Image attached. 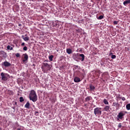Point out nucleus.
I'll return each mask as SVG.
<instances>
[{
	"mask_svg": "<svg viewBox=\"0 0 130 130\" xmlns=\"http://www.w3.org/2000/svg\"><path fill=\"white\" fill-rule=\"evenodd\" d=\"M109 109H110V106H105L104 108V111H109Z\"/></svg>",
	"mask_w": 130,
	"mask_h": 130,
	"instance_id": "obj_11",
	"label": "nucleus"
},
{
	"mask_svg": "<svg viewBox=\"0 0 130 130\" xmlns=\"http://www.w3.org/2000/svg\"><path fill=\"white\" fill-rule=\"evenodd\" d=\"M27 49V47L25 46L23 47V50H24L25 51H26Z\"/></svg>",
	"mask_w": 130,
	"mask_h": 130,
	"instance_id": "obj_30",
	"label": "nucleus"
},
{
	"mask_svg": "<svg viewBox=\"0 0 130 130\" xmlns=\"http://www.w3.org/2000/svg\"><path fill=\"white\" fill-rule=\"evenodd\" d=\"M1 76L2 81H4V82H6V81H7L10 77V75H9V74L7 73H4V72L1 73Z\"/></svg>",
	"mask_w": 130,
	"mask_h": 130,
	"instance_id": "obj_2",
	"label": "nucleus"
},
{
	"mask_svg": "<svg viewBox=\"0 0 130 130\" xmlns=\"http://www.w3.org/2000/svg\"><path fill=\"white\" fill-rule=\"evenodd\" d=\"M73 58L76 61H79V59L80 58L79 57V54H74V55H73Z\"/></svg>",
	"mask_w": 130,
	"mask_h": 130,
	"instance_id": "obj_8",
	"label": "nucleus"
},
{
	"mask_svg": "<svg viewBox=\"0 0 130 130\" xmlns=\"http://www.w3.org/2000/svg\"><path fill=\"white\" fill-rule=\"evenodd\" d=\"M2 67H5V68H9V67H11V63L5 61V62L2 63Z\"/></svg>",
	"mask_w": 130,
	"mask_h": 130,
	"instance_id": "obj_6",
	"label": "nucleus"
},
{
	"mask_svg": "<svg viewBox=\"0 0 130 130\" xmlns=\"http://www.w3.org/2000/svg\"><path fill=\"white\" fill-rule=\"evenodd\" d=\"M104 18V16L103 15H100L98 18V20H102Z\"/></svg>",
	"mask_w": 130,
	"mask_h": 130,
	"instance_id": "obj_24",
	"label": "nucleus"
},
{
	"mask_svg": "<svg viewBox=\"0 0 130 130\" xmlns=\"http://www.w3.org/2000/svg\"><path fill=\"white\" fill-rule=\"evenodd\" d=\"M44 67H47L49 68L46 70L45 69H44V68L42 67V71H43V73H46V71H48V70H50V65L48 64V63H44Z\"/></svg>",
	"mask_w": 130,
	"mask_h": 130,
	"instance_id": "obj_5",
	"label": "nucleus"
},
{
	"mask_svg": "<svg viewBox=\"0 0 130 130\" xmlns=\"http://www.w3.org/2000/svg\"><path fill=\"white\" fill-rule=\"evenodd\" d=\"M89 88L90 89V91H94V90H95V86L92 84L90 85Z\"/></svg>",
	"mask_w": 130,
	"mask_h": 130,
	"instance_id": "obj_16",
	"label": "nucleus"
},
{
	"mask_svg": "<svg viewBox=\"0 0 130 130\" xmlns=\"http://www.w3.org/2000/svg\"><path fill=\"white\" fill-rule=\"evenodd\" d=\"M15 56H16V57H20V53H17L15 54Z\"/></svg>",
	"mask_w": 130,
	"mask_h": 130,
	"instance_id": "obj_28",
	"label": "nucleus"
},
{
	"mask_svg": "<svg viewBox=\"0 0 130 130\" xmlns=\"http://www.w3.org/2000/svg\"><path fill=\"white\" fill-rule=\"evenodd\" d=\"M15 105H17V102H15Z\"/></svg>",
	"mask_w": 130,
	"mask_h": 130,
	"instance_id": "obj_36",
	"label": "nucleus"
},
{
	"mask_svg": "<svg viewBox=\"0 0 130 130\" xmlns=\"http://www.w3.org/2000/svg\"><path fill=\"white\" fill-rule=\"evenodd\" d=\"M74 81L75 83H79V82H81V79L78 77H76L74 78Z\"/></svg>",
	"mask_w": 130,
	"mask_h": 130,
	"instance_id": "obj_10",
	"label": "nucleus"
},
{
	"mask_svg": "<svg viewBox=\"0 0 130 130\" xmlns=\"http://www.w3.org/2000/svg\"><path fill=\"white\" fill-rule=\"evenodd\" d=\"M118 23V22H117V21H114V25H117Z\"/></svg>",
	"mask_w": 130,
	"mask_h": 130,
	"instance_id": "obj_31",
	"label": "nucleus"
},
{
	"mask_svg": "<svg viewBox=\"0 0 130 130\" xmlns=\"http://www.w3.org/2000/svg\"><path fill=\"white\" fill-rule=\"evenodd\" d=\"M23 101H24V98H23V97H20V98H19V102H23Z\"/></svg>",
	"mask_w": 130,
	"mask_h": 130,
	"instance_id": "obj_25",
	"label": "nucleus"
},
{
	"mask_svg": "<svg viewBox=\"0 0 130 130\" xmlns=\"http://www.w3.org/2000/svg\"><path fill=\"white\" fill-rule=\"evenodd\" d=\"M22 38L24 40V41H28L29 40V37H24V36H22Z\"/></svg>",
	"mask_w": 130,
	"mask_h": 130,
	"instance_id": "obj_15",
	"label": "nucleus"
},
{
	"mask_svg": "<svg viewBox=\"0 0 130 130\" xmlns=\"http://www.w3.org/2000/svg\"><path fill=\"white\" fill-rule=\"evenodd\" d=\"M8 92H9L10 95H13L14 94V92L12 90H9Z\"/></svg>",
	"mask_w": 130,
	"mask_h": 130,
	"instance_id": "obj_26",
	"label": "nucleus"
},
{
	"mask_svg": "<svg viewBox=\"0 0 130 130\" xmlns=\"http://www.w3.org/2000/svg\"><path fill=\"white\" fill-rule=\"evenodd\" d=\"M121 100H122V101H125V98H124V97L122 98H121Z\"/></svg>",
	"mask_w": 130,
	"mask_h": 130,
	"instance_id": "obj_32",
	"label": "nucleus"
},
{
	"mask_svg": "<svg viewBox=\"0 0 130 130\" xmlns=\"http://www.w3.org/2000/svg\"><path fill=\"white\" fill-rule=\"evenodd\" d=\"M79 56L81 57V61H84L85 59V55L84 54H80Z\"/></svg>",
	"mask_w": 130,
	"mask_h": 130,
	"instance_id": "obj_13",
	"label": "nucleus"
},
{
	"mask_svg": "<svg viewBox=\"0 0 130 130\" xmlns=\"http://www.w3.org/2000/svg\"><path fill=\"white\" fill-rule=\"evenodd\" d=\"M24 59L23 60V62H26L28 60V54L27 53L23 54Z\"/></svg>",
	"mask_w": 130,
	"mask_h": 130,
	"instance_id": "obj_9",
	"label": "nucleus"
},
{
	"mask_svg": "<svg viewBox=\"0 0 130 130\" xmlns=\"http://www.w3.org/2000/svg\"><path fill=\"white\" fill-rule=\"evenodd\" d=\"M123 4L124 6H126V5H128V4H130V0L125 1Z\"/></svg>",
	"mask_w": 130,
	"mask_h": 130,
	"instance_id": "obj_17",
	"label": "nucleus"
},
{
	"mask_svg": "<svg viewBox=\"0 0 130 130\" xmlns=\"http://www.w3.org/2000/svg\"><path fill=\"white\" fill-rule=\"evenodd\" d=\"M24 45H25V43H22L21 44V46H24Z\"/></svg>",
	"mask_w": 130,
	"mask_h": 130,
	"instance_id": "obj_33",
	"label": "nucleus"
},
{
	"mask_svg": "<svg viewBox=\"0 0 130 130\" xmlns=\"http://www.w3.org/2000/svg\"><path fill=\"white\" fill-rule=\"evenodd\" d=\"M126 108L127 110H130V104H128L126 105Z\"/></svg>",
	"mask_w": 130,
	"mask_h": 130,
	"instance_id": "obj_21",
	"label": "nucleus"
},
{
	"mask_svg": "<svg viewBox=\"0 0 130 130\" xmlns=\"http://www.w3.org/2000/svg\"><path fill=\"white\" fill-rule=\"evenodd\" d=\"M17 130H21V128H18Z\"/></svg>",
	"mask_w": 130,
	"mask_h": 130,
	"instance_id": "obj_35",
	"label": "nucleus"
},
{
	"mask_svg": "<svg viewBox=\"0 0 130 130\" xmlns=\"http://www.w3.org/2000/svg\"><path fill=\"white\" fill-rule=\"evenodd\" d=\"M30 106V103L27 102V103L25 105V108L29 109V107Z\"/></svg>",
	"mask_w": 130,
	"mask_h": 130,
	"instance_id": "obj_19",
	"label": "nucleus"
},
{
	"mask_svg": "<svg viewBox=\"0 0 130 130\" xmlns=\"http://www.w3.org/2000/svg\"><path fill=\"white\" fill-rule=\"evenodd\" d=\"M102 113V110H101V108H95L94 109V114L95 115H101Z\"/></svg>",
	"mask_w": 130,
	"mask_h": 130,
	"instance_id": "obj_3",
	"label": "nucleus"
},
{
	"mask_svg": "<svg viewBox=\"0 0 130 130\" xmlns=\"http://www.w3.org/2000/svg\"><path fill=\"white\" fill-rule=\"evenodd\" d=\"M53 58V55H51L49 56V59L50 61H52V59Z\"/></svg>",
	"mask_w": 130,
	"mask_h": 130,
	"instance_id": "obj_23",
	"label": "nucleus"
},
{
	"mask_svg": "<svg viewBox=\"0 0 130 130\" xmlns=\"http://www.w3.org/2000/svg\"><path fill=\"white\" fill-rule=\"evenodd\" d=\"M111 58H112L113 59H114L116 58V56L115 55H112Z\"/></svg>",
	"mask_w": 130,
	"mask_h": 130,
	"instance_id": "obj_27",
	"label": "nucleus"
},
{
	"mask_svg": "<svg viewBox=\"0 0 130 130\" xmlns=\"http://www.w3.org/2000/svg\"><path fill=\"white\" fill-rule=\"evenodd\" d=\"M118 127H119V128H120L121 127V123H119Z\"/></svg>",
	"mask_w": 130,
	"mask_h": 130,
	"instance_id": "obj_29",
	"label": "nucleus"
},
{
	"mask_svg": "<svg viewBox=\"0 0 130 130\" xmlns=\"http://www.w3.org/2000/svg\"><path fill=\"white\" fill-rule=\"evenodd\" d=\"M35 113H36H36H38V112L36 111V112H35Z\"/></svg>",
	"mask_w": 130,
	"mask_h": 130,
	"instance_id": "obj_37",
	"label": "nucleus"
},
{
	"mask_svg": "<svg viewBox=\"0 0 130 130\" xmlns=\"http://www.w3.org/2000/svg\"><path fill=\"white\" fill-rule=\"evenodd\" d=\"M7 49H8V50H13V47H11L10 45H8L7 46Z\"/></svg>",
	"mask_w": 130,
	"mask_h": 130,
	"instance_id": "obj_22",
	"label": "nucleus"
},
{
	"mask_svg": "<svg viewBox=\"0 0 130 130\" xmlns=\"http://www.w3.org/2000/svg\"><path fill=\"white\" fill-rule=\"evenodd\" d=\"M66 52L68 54H71V53H72L73 52V51H72L71 49L68 48L66 49Z\"/></svg>",
	"mask_w": 130,
	"mask_h": 130,
	"instance_id": "obj_12",
	"label": "nucleus"
},
{
	"mask_svg": "<svg viewBox=\"0 0 130 130\" xmlns=\"http://www.w3.org/2000/svg\"><path fill=\"white\" fill-rule=\"evenodd\" d=\"M125 115V114L124 113V112L121 111L120 112L118 115L117 116V120H119V119H122L123 118V117Z\"/></svg>",
	"mask_w": 130,
	"mask_h": 130,
	"instance_id": "obj_4",
	"label": "nucleus"
},
{
	"mask_svg": "<svg viewBox=\"0 0 130 130\" xmlns=\"http://www.w3.org/2000/svg\"><path fill=\"white\" fill-rule=\"evenodd\" d=\"M103 102L105 105H108L109 104V103L108 102V101L106 99H104Z\"/></svg>",
	"mask_w": 130,
	"mask_h": 130,
	"instance_id": "obj_18",
	"label": "nucleus"
},
{
	"mask_svg": "<svg viewBox=\"0 0 130 130\" xmlns=\"http://www.w3.org/2000/svg\"><path fill=\"white\" fill-rule=\"evenodd\" d=\"M0 55H1L3 57H4L5 58L7 57L8 56L7 54L6 53V52L4 51H0Z\"/></svg>",
	"mask_w": 130,
	"mask_h": 130,
	"instance_id": "obj_7",
	"label": "nucleus"
},
{
	"mask_svg": "<svg viewBox=\"0 0 130 130\" xmlns=\"http://www.w3.org/2000/svg\"><path fill=\"white\" fill-rule=\"evenodd\" d=\"M112 54H113L112 53H110L109 54V55H112Z\"/></svg>",
	"mask_w": 130,
	"mask_h": 130,
	"instance_id": "obj_34",
	"label": "nucleus"
},
{
	"mask_svg": "<svg viewBox=\"0 0 130 130\" xmlns=\"http://www.w3.org/2000/svg\"><path fill=\"white\" fill-rule=\"evenodd\" d=\"M112 106H114V107H118V106H119V104L117 102H113Z\"/></svg>",
	"mask_w": 130,
	"mask_h": 130,
	"instance_id": "obj_14",
	"label": "nucleus"
},
{
	"mask_svg": "<svg viewBox=\"0 0 130 130\" xmlns=\"http://www.w3.org/2000/svg\"><path fill=\"white\" fill-rule=\"evenodd\" d=\"M29 98L30 100L32 101V102H36V101H37V94H36V91H35V90H30L29 94Z\"/></svg>",
	"mask_w": 130,
	"mask_h": 130,
	"instance_id": "obj_1",
	"label": "nucleus"
},
{
	"mask_svg": "<svg viewBox=\"0 0 130 130\" xmlns=\"http://www.w3.org/2000/svg\"><path fill=\"white\" fill-rule=\"evenodd\" d=\"M21 24H19V26H21Z\"/></svg>",
	"mask_w": 130,
	"mask_h": 130,
	"instance_id": "obj_38",
	"label": "nucleus"
},
{
	"mask_svg": "<svg viewBox=\"0 0 130 130\" xmlns=\"http://www.w3.org/2000/svg\"><path fill=\"white\" fill-rule=\"evenodd\" d=\"M91 100V97L90 96H87L85 98V101L86 102H89Z\"/></svg>",
	"mask_w": 130,
	"mask_h": 130,
	"instance_id": "obj_20",
	"label": "nucleus"
}]
</instances>
